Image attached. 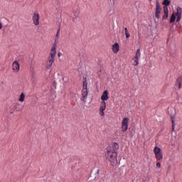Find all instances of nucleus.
<instances>
[{"instance_id":"nucleus-1","label":"nucleus","mask_w":182,"mask_h":182,"mask_svg":"<svg viewBox=\"0 0 182 182\" xmlns=\"http://www.w3.org/2000/svg\"><path fill=\"white\" fill-rule=\"evenodd\" d=\"M56 44H54L52 47L50 53V55L48 58V60L46 63V68L49 70L52 68L53 63L55 62V58H56Z\"/></svg>"},{"instance_id":"nucleus-2","label":"nucleus","mask_w":182,"mask_h":182,"mask_svg":"<svg viewBox=\"0 0 182 182\" xmlns=\"http://www.w3.org/2000/svg\"><path fill=\"white\" fill-rule=\"evenodd\" d=\"M107 159L111 163L112 166H117V152L115 151H108Z\"/></svg>"},{"instance_id":"nucleus-3","label":"nucleus","mask_w":182,"mask_h":182,"mask_svg":"<svg viewBox=\"0 0 182 182\" xmlns=\"http://www.w3.org/2000/svg\"><path fill=\"white\" fill-rule=\"evenodd\" d=\"M87 82H86V80L83 81V88L82 91V97L81 100L84 102V103H86L87 102Z\"/></svg>"},{"instance_id":"nucleus-4","label":"nucleus","mask_w":182,"mask_h":182,"mask_svg":"<svg viewBox=\"0 0 182 182\" xmlns=\"http://www.w3.org/2000/svg\"><path fill=\"white\" fill-rule=\"evenodd\" d=\"M154 153L156 160H159V161H161V160H163V151H161V149L159 148V146H155L154 149Z\"/></svg>"},{"instance_id":"nucleus-5","label":"nucleus","mask_w":182,"mask_h":182,"mask_svg":"<svg viewBox=\"0 0 182 182\" xmlns=\"http://www.w3.org/2000/svg\"><path fill=\"white\" fill-rule=\"evenodd\" d=\"M161 12V6H160V4L159 3V1L157 0L156 2V9H155V17L157 19L160 18V13Z\"/></svg>"},{"instance_id":"nucleus-6","label":"nucleus","mask_w":182,"mask_h":182,"mask_svg":"<svg viewBox=\"0 0 182 182\" xmlns=\"http://www.w3.org/2000/svg\"><path fill=\"white\" fill-rule=\"evenodd\" d=\"M122 132L127 131V129H129V118L125 117L123 119L122 122Z\"/></svg>"},{"instance_id":"nucleus-7","label":"nucleus","mask_w":182,"mask_h":182,"mask_svg":"<svg viewBox=\"0 0 182 182\" xmlns=\"http://www.w3.org/2000/svg\"><path fill=\"white\" fill-rule=\"evenodd\" d=\"M12 69L15 73H18V72H19V70L21 69V65H19V63L18 61L15 60L13 63Z\"/></svg>"},{"instance_id":"nucleus-8","label":"nucleus","mask_w":182,"mask_h":182,"mask_svg":"<svg viewBox=\"0 0 182 182\" xmlns=\"http://www.w3.org/2000/svg\"><path fill=\"white\" fill-rule=\"evenodd\" d=\"M32 19H33V24L36 26H38V25H39V19H40L39 14L38 13H33Z\"/></svg>"},{"instance_id":"nucleus-9","label":"nucleus","mask_w":182,"mask_h":182,"mask_svg":"<svg viewBox=\"0 0 182 182\" xmlns=\"http://www.w3.org/2000/svg\"><path fill=\"white\" fill-rule=\"evenodd\" d=\"M176 15L177 18H176V22H180L181 21V15H182V8L178 6L176 8Z\"/></svg>"},{"instance_id":"nucleus-10","label":"nucleus","mask_w":182,"mask_h":182,"mask_svg":"<svg viewBox=\"0 0 182 182\" xmlns=\"http://www.w3.org/2000/svg\"><path fill=\"white\" fill-rule=\"evenodd\" d=\"M120 50V46H119L118 43H115L112 45V51L114 53H117Z\"/></svg>"},{"instance_id":"nucleus-11","label":"nucleus","mask_w":182,"mask_h":182,"mask_svg":"<svg viewBox=\"0 0 182 182\" xmlns=\"http://www.w3.org/2000/svg\"><path fill=\"white\" fill-rule=\"evenodd\" d=\"M107 99H109V92H107V90H105L102 95L101 96V100H102V102H105V100H107Z\"/></svg>"},{"instance_id":"nucleus-12","label":"nucleus","mask_w":182,"mask_h":182,"mask_svg":"<svg viewBox=\"0 0 182 182\" xmlns=\"http://www.w3.org/2000/svg\"><path fill=\"white\" fill-rule=\"evenodd\" d=\"M164 14L163 19H167L168 18V7L164 6Z\"/></svg>"},{"instance_id":"nucleus-13","label":"nucleus","mask_w":182,"mask_h":182,"mask_svg":"<svg viewBox=\"0 0 182 182\" xmlns=\"http://www.w3.org/2000/svg\"><path fill=\"white\" fill-rule=\"evenodd\" d=\"M171 122H172V129L171 132H174V127H176V119L174 118V116L171 115Z\"/></svg>"},{"instance_id":"nucleus-14","label":"nucleus","mask_w":182,"mask_h":182,"mask_svg":"<svg viewBox=\"0 0 182 182\" xmlns=\"http://www.w3.org/2000/svg\"><path fill=\"white\" fill-rule=\"evenodd\" d=\"M176 85L178 86V89H181V85H182V77H178L176 80Z\"/></svg>"},{"instance_id":"nucleus-15","label":"nucleus","mask_w":182,"mask_h":182,"mask_svg":"<svg viewBox=\"0 0 182 182\" xmlns=\"http://www.w3.org/2000/svg\"><path fill=\"white\" fill-rule=\"evenodd\" d=\"M25 97H26L25 93L21 92L18 98V102L23 103V102H25Z\"/></svg>"},{"instance_id":"nucleus-16","label":"nucleus","mask_w":182,"mask_h":182,"mask_svg":"<svg viewBox=\"0 0 182 182\" xmlns=\"http://www.w3.org/2000/svg\"><path fill=\"white\" fill-rule=\"evenodd\" d=\"M100 109H102L104 110H106V102L105 101L101 102V105L100 107Z\"/></svg>"},{"instance_id":"nucleus-17","label":"nucleus","mask_w":182,"mask_h":182,"mask_svg":"<svg viewBox=\"0 0 182 182\" xmlns=\"http://www.w3.org/2000/svg\"><path fill=\"white\" fill-rule=\"evenodd\" d=\"M171 4V1L170 0H164L162 4L165 5L164 6H168Z\"/></svg>"},{"instance_id":"nucleus-18","label":"nucleus","mask_w":182,"mask_h":182,"mask_svg":"<svg viewBox=\"0 0 182 182\" xmlns=\"http://www.w3.org/2000/svg\"><path fill=\"white\" fill-rule=\"evenodd\" d=\"M175 21H176V14L173 13L171 16L170 22L171 23H173V22H175Z\"/></svg>"},{"instance_id":"nucleus-19","label":"nucleus","mask_w":182,"mask_h":182,"mask_svg":"<svg viewBox=\"0 0 182 182\" xmlns=\"http://www.w3.org/2000/svg\"><path fill=\"white\" fill-rule=\"evenodd\" d=\"M112 148L114 149V151H116V150H118V149H119V144L114 143L113 146H112Z\"/></svg>"},{"instance_id":"nucleus-20","label":"nucleus","mask_w":182,"mask_h":182,"mask_svg":"<svg viewBox=\"0 0 182 182\" xmlns=\"http://www.w3.org/2000/svg\"><path fill=\"white\" fill-rule=\"evenodd\" d=\"M140 56H141L140 49H137L135 58L139 59Z\"/></svg>"},{"instance_id":"nucleus-21","label":"nucleus","mask_w":182,"mask_h":182,"mask_svg":"<svg viewBox=\"0 0 182 182\" xmlns=\"http://www.w3.org/2000/svg\"><path fill=\"white\" fill-rule=\"evenodd\" d=\"M137 65H139V58H136V57H134V66H137Z\"/></svg>"},{"instance_id":"nucleus-22","label":"nucleus","mask_w":182,"mask_h":182,"mask_svg":"<svg viewBox=\"0 0 182 182\" xmlns=\"http://www.w3.org/2000/svg\"><path fill=\"white\" fill-rule=\"evenodd\" d=\"M105 109H101V108H100V116H105Z\"/></svg>"},{"instance_id":"nucleus-23","label":"nucleus","mask_w":182,"mask_h":182,"mask_svg":"<svg viewBox=\"0 0 182 182\" xmlns=\"http://www.w3.org/2000/svg\"><path fill=\"white\" fill-rule=\"evenodd\" d=\"M156 167H158V168H160V167H161V164H160V162L156 163Z\"/></svg>"},{"instance_id":"nucleus-24","label":"nucleus","mask_w":182,"mask_h":182,"mask_svg":"<svg viewBox=\"0 0 182 182\" xmlns=\"http://www.w3.org/2000/svg\"><path fill=\"white\" fill-rule=\"evenodd\" d=\"M125 35H126V38H130V33H125Z\"/></svg>"},{"instance_id":"nucleus-25","label":"nucleus","mask_w":182,"mask_h":182,"mask_svg":"<svg viewBox=\"0 0 182 182\" xmlns=\"http://www.w3.org/2000/svg\"><path fill=\"white\" fill-rule=\"evenodd\" d=\"M58 58H60V56H62V53H58Z\"/></svg>"},{"instance_id":"nucleus-26","label":"nucleus","mask_w":182,"mask_h":182,"mask_svg":"<svg viewBox=\"0 0 182 182\" xmlns=\"http://www.w3.org/2000/svg\"><path fill=\"white\" fill-rule=\"evenodd\" d=\"M124 31H125V33H127L129 32V31H127V28H124Z\"/></svg>"},{"instance_id":"nucleus-27","label":"nucleus","mask_w":182,"mask_h":182,"mask_svg":"<svg viewBox=\"0 0 182 182\" xmlns=\"http://www.w3.org/2000/svg\"><path fill=\"white\" fill-rule=\"evenodd\" d=\"M58 36H59V30H58V32H57V34H56L55 38H58Z\"/></svg>"},{"instance_id":"nucleus-28","label":"nucleus","mask_w":182,"mask_h":182,"mask_svg":"<svg viewBox=\"0 0 182 182\" xmlns=\"http://www.w3.org/2000/svg\"><path fill=\"white\" fill-rule=\"evenodd\" d=\"M99 171H100V170H99V169H97V171H96V174H99Z\"/></svg>"},{"instance_id":"nucleus-29","label":"nucleus","mask_w":182,"mask_h":182,"mask_svg":"<svg viewBox=\"0 0 182 182\" xmlns=\"http://www.w3.org/2000/svg\"><path fill=\"white\" fill-rule=\"evenodd\" d=\"M0 29H2V23H0Z\"/></svg>"},{"instance_id":"nucleus-30","label":"nucleus","mask_w":182,"mask_h":182,"mask_svg":"<svg viewBox=\"0 0 182 182\" xmlns=\"http://www.w3.org/2000/svg\"><path fill=\"white\" fill-rule=\"evenodd\" d=\"M63 82H65V78H63Z\"/></svg>"},{"instance_id":"nucleus-31","label":"nucleus","mask_w":182,"mask_h":182,"mask_svg":"<svg viewBox=\"0 0 182 182\" xmlns=\"http://www.w3.org/2000/svg\"><path fill=\"white\" fill-rule=\"evenodd\" d=\"M149 2H151V0H149Z\"/></svg>"}]
</instances>
